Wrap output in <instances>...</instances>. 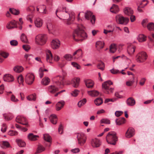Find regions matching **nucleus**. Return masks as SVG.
<instances>
[{
  "label": "nucleus",
  "instance_id": "f257e3e1",
  "mask_svg": "<svg viewBox=\"0 0 154 154\" xmlns=\"http://www.w3.org/2000/svg\"><path fill=\"white\" fill-rule=\"evenodd\" d=\"M84 28L83 26L80 25H79L77 29L75 30L73 33V38L75 41H82L87 38V35L84 31Z\"/></svg>",
  "mask_w": 154,
  "mask_h": 154
},
{
  "label": "nucleus",
  "instance_id": "f03ea898",
  "mask_svg": "<svg viewBox=\"0 0 154 154\" xmlns=\"http://www.w3.org/2000/svg\"><path fill=\"white\" fill-rule=\"evenodd\" d=\"M55 14L61 20H66V18L69 17V19L66 20V24L68 25H69L71 24V22L69 20L72 18V17L70 16L69 13L67 11H66L65 9L63 8L62 11H59V9H57L56 11Z\"/></svg>",
  "mask_w": 154,
  "mask_h": 154
},
{
  "label": "nucleus",
  "instance_id": "7ed1b4c3",
  "mask_svg": "<svg viewBox=\"0 0 154 154\" xmlns=\"http://www.w3.org/2000/svg\"><path fill=\"white\" fill-rule=\"evenodd\" d=\"M116 133L114 131L109 132L107 135L106 139L108 144L115 145L118 140V137L116 136Z\"/></svg>",
  "mask_w": 154,
  "mask_h": 154
},
{
  "label": "nucleus",
  "instance_id": "20e7f679",
  "mask_svg": "<svg viewBox=\"0 0 154 154\" xmlns=\"http://www.w3.org/2000/svg\"><path fill=\"white\" fill-rule=\"evenodd\" d=\"M113 84V82L110 80H108L104 82L102 85L103 88L104 89V92L106 94H109L113 93L114 88H110L111 85Z\"/></svg>",
  "mask_w": 154,
  "mask_h": 154
},
{
  "label": "nucleus",
  "instance_id": "39448f33",
  "mask_svg": "<svg viewBox=\"0 0 154 154\" xmlns=\"http://www.w3.org/2000/svg\"><path fill=\"white\" fill-rule=\"evenodd\" d=\"M47 36L45 34H41L37 35L35 37V42L38 45H43L46 42Z\"/></svg>",
  "mask_w": 154,
  "mask_h": 154
},
{
  "label": "nucleus",
  "instance_id": "423d86ee",
  "mask_svg": "<svg viewBox=\"0 0 154 154\" xmlns=\"http://www.w3.org/2000/svg\"><path fill=\"white\" fill-rule=\"evenodd\" d=\"M146 53L144 51L140 52L136 56V60L139 63L144 62L147 58Z\"/></svg>",
  "mask_w": 154,
  "mask_h": 154
},
{
  "label": "nucleus",
  "instance_id": "0eeeda50",
  "mask_svg": "<svg viewBox=\"0 0 154 154\" xmlns=\"http://www.w3.org/2000/svg\"><path fill=\"white\" fill-rule=\"evenodd\" d=\"M116 22L119 24L126 25L129 22V20L128 17H124L121 15H117L116 16Z\"/></svg>",
  "mask_w": 154,
  "mask_h": 154
},
{
  "label": "nucleus",
  "instance_id": "6e6552de",
  "mask_svg": "<svg viewBox=\"0 0 154 154\" xmlns=\"http://www.w3.org/2000/svg\"><path fill=\"white\" fill-rule=\"evenodd\" d=\"M34 78V76L32 73H29L25 76V81L27 84L31 85L33 82Z\"/></svg>",
  "mask_w": 154,
  "mask_h": 154
},
{
  "label": "nucleus",
  "instance_id": "1a4fd4ad",
  "mask_svg": "<svg viewBox=\"0 0 154 154\" xmlns=\"http://www.w3.org/2000/svg\"><path fill=\"white\" fill-rule=\"evenodd\" d=\"M77 137L78 144L80 145H83L85 143L86 138L83 134L78 133Z\"/></svg>",
  "mask_w": 154,
  "mask_h": 154
},
{
  "label": "nucleus",
  "instance_id": "9d476101",
  "mask_svg": "<svg viewBox=\"0 0 154 154\" xmlns=\"http://www.w3.org/2000/svg\"><path fill=\"white\" fill-rule=\"evenodd\" d=\"M64 78L63 76L58 75L55 78V82L59 88H62L64 85Z\"/></svg>",
  "mask_w": 154,
  "mask_h": 154
},
{
  "label": "nucleus",
  "instance_id": "9b49d317",
  "mask_svg": "<svg viewBox=\"0 0 154 154\" xmlns=\"http://www.w3.org/2000/svg\"><path fill=\"white\" fill-rule=\"evenodd\" d=\"M85 17L88 20L90 19L91 22L92 24L95 23L96 20L95 16L94 15H92V13L91 12L87 11L85 13Z\"/></svg>",
  "mask_w": 154,
  "mask_h": 154
},
{
  "label": "nucleus",
  "instance_id": "f8f14e48",
  "mask_svg": "<svg viewBox=\"0 0 154 154\" xmlns=\"http://www.w3.org/2000/svg\"><path fill=\"white\" fill-rule=\"evenodd\" d=\"M60 46V42L57 39L53 40L51 43V46L53 49L58 48Z\"/></svg>",
  "mask_w": 154,
  "mask_h": 154
},
{
  "label": "nucleus",
  "instance_id": "ddd939ff",
  "mask_svg": "<svg viewBox=\"0 0 154 154\" xmlns=\"http://www.w3.org/2000/svg\"><path fill=\"white\" fill-rule=\"evenodd\" d=\"M134 128H129L125 133V137L128 138L132 137L134 135Z\"/></svg>",
  "mask_w": 154,
  "mask_h": 154
},
{
  "label": "nucleus",
  "instance_id": "4468645a",
  "mask_svg": "<svg viewBox=\"0 0 154 154\" xmlns=\"http://www.w3.org/2000/svg\"><path fill=\"white\" fill-rule=\"evenodd\" d=\"M6 27L8 29H10L17 28V22L13 20L7 24Z\"/></svg>",
  "mask_w": 154,
  "mask_h": 154
},
{
  "label": "nucleus",
  "instance_id": "2eb2a0df",
  "mask_svg": "<svg viewBox=\"0 0 154 154\" xmlns=\"http://www.w3.org/2000/svg\"><path fill=\"white\" fill-rule=\"evenodd\" d=\"M3 80L5 82H12L14 81L13 76L10 74H5L3 77Z\"/></svg>",
  "mask_w": 154,
  "mask_h": 154
},
{
  "label": "nucleus",
  "instance_id": "dca6fc26",
  "mask_svg": "<svg viewBox=\"0 0 154 154\" xmlns=\"http://www.w3.org/2000/svg\"><path fill=\"white\" fill-rule=\"evenodd\" d=\"M65 104V102L63 100H61L58 102L56 105V109L58 111L62 109Z\"/></svg>",
  "mask_w": 154,
  "mask_h": 154
},
{
  "label": "nucleus",
  "instance_id": "f3484780",
  "mask_svg": "<svg viewBox=\"0 0 154 154\" xmlns=\"http://www.w3.org/2000/svg\"><path fill=\"white\" fill-rule=\"evenodd\" d=\"M80 79L79 78L72 79L71 81V84H72L74 88H77L79 85Z\"/></svg>",
  "mask_w": 154,
  "mask_h": 154
},
{
  "label": "nucleus",
  "instance_id": "a211bd4d",
  "mask_svg": "<svg viewBox=\"0 0 154 154\" xmlns=\"http://www.w3.org/2000/svg\"><path fill=\"white\" fill-rule=\"evenodd\" d=\"M53 57V55L51 51L49 50H48L46 54V60L47 61L50 63H52Z\"/></svg>",
  "mask_w": 154,
  "mask_h": 154
},
{
  "label": "nucleus",
  "instance_id": "6ab92c4d",
  "mask_svg": "<svg viewBox=\"0 0 154 154\" xmlns=\"http://www.w3.org/2000/svg\"><path fill=\"white\" fill-rule=\"evenodd\" d=\"M84 82L86 87L88 88H92L94 85V83L93 81L90 80L85 79Z\"/></svg>",
  "mask_w": 154,
  "mask_h": 154
},
{
  "label": "nucleus",
  "instance_id": "aec40b11",
  "mask_svg": "<svg viewBox=\"0 0 154 154\" xmlns=\"http://www.w3.org/2000/svg\"><path fill=\"white\" fill-rule=\"evenodd\" d=\"M35 26L38 28L41 27L43 24V21L42 19L38 18L36 19L34 21Z\"/></svg>",
  "mask_w": 154,
  "mask_h": 154
},
{
  "label": "nucleus",
  "instance_id": "412c9836",
  "mask_svg": "<svg viewBox=\"0 0 154 154\" xmlns=\"http://www.w3.org/2000/svg\"><path fill=\"white\" fill-rule=\"evenodd\" d=\"M124 12L125 14L128 16L132 14L134 12L133 10L129 7L125 8L124 10Z\"/></svg>",
  "mask_w": 154,
  "mask_h": 154
},
{
  "label": "nucleus",
  "instance_id": "4be33fe9",
  "mask_svg": "<svg viewBox=\"0 0 154 154\" xmlns=\"http://www.w3.org/2000/svg\"><path fill=\"white\" fill-rule=\"evenodd\" d=\"M119 11V9L118 6L115 4H113L110 8V11L113 13H116Z\"/></svg>",
  "mask_w": 154,
  "mask_h": 154
},
{
  "label": "nucleus",
  "instance_id": "5701e85b",
  "mask_svg": "<svg viewBox=\"0 0 154 154\" xmlns=\"http://www.w3.org/2000/svg\"><path fill=\"white\" fill-rule=\"evenodd\" d=\"M126 103L128 105L133 106L135 104V101L133 98L129 97L127 100Z\"/></svg>",
  "mask_w": 154,
  "mask_h": 154
},
{
  "label": "nucleus",
  "instance_id": "b1692460",
  "mask_svg": "<svg viewBox=\"0 0 154 154\" xmlns=\"http://www.w3.org/2000/svg\"><path fill=\"white\" fill-rule=\"evenodd\" d=\"M49 91L51 93H54L59 90V88L54 85H51L49 87Z\"/></svg>",
  "mask_w": 154,
  "mask_h": 154
},
{
  "label": "nucleus",
  "instance_id": "393cba45",
  "mask_svg": "<svg viewBox=\"0 0 154 154\" xmlns=\"http://www.w3.org/2000/svg\"><path fill=\"white\" fill-rule=\"evenodd\" d=\"M38 137V136L34 135L32 133H29L28 135V139L31 141H35L37 140V138Z\"/></svg>",
  "mask_w": 154,
  "mask_h": 154
},
{
  "label": "nucleus",
  "instance_id": "a878e982",
  "mask_svg": "<svg viewBox=\"0 0 154 154\" xmlns=\"http://www.w3.org/2000/svg\"><path fill=\"white\" fill-rule=\"evenodd\" d=\"M135 47L132 45L128 47L127 48V51L130 55L132 54L135 51Z\"/></svg>",
  "mask_w": 154,
  "mask_h": 154
},
{
  "label": "nucleus",
  "instance_id": "bb28decb",
  "mask_svg": "<svg viewBox=\"0 0 154 154\" xmlns=\"http://www.w3.org/2000/svg\"><path fill=\"white\" fill-rule=\"evenodd\" d=\"M26 120V118L23 116H18L16 117V121L17 122L21 124Z\"/></svg>",
  "mask_w": 154,
  "mask_h": 154
},
{
  "label": "nucleus",
  "instance_id": "cd10ccee",
  "mask_svg": "<svg viewBox=\"0 0 154 154\" xmlns=\"http://www.w3.org/2000/svg\"><path fill=\"white\" fill-rule=\"evenodd\" d=\"M97 67L98 69L103 71L104 69L105 65L103 62L99 61L97 62Z\"/></svg>",
  "mask_w": 154,
  "mask_h": 154
},
{
  "label": "nucleus",
  "instance_id": "c85d7f7f",
  "mask_svg": "<svg viewBox=\"0 0 154 154\" xmlns=\"http://www.w3.org/2000/svg\"><path fill=\"white\" fill-rule=\"evenodd\" d=\"M57 116L54 114L51 115L50 118L51 122L54 124H56L57 120L56 119Z\"/></svg>",
  "mask_w": 154,
  "mask_h": 154
},
{
  "label": "nucleus",
  "instance_id": "c756f323",
  "mask_svg": "<svg viewBox=\"0 0 154 154\" xmlns=\"http://www.w3.org/2000/svg\"><path fill=\"white\" fill-rule=\"evenodd\" d=\"M16 141L19 147H24L25 146L26 143L23 140H22L17 139Z\"/></svg>",
  "mask_w": 154,
  "mask_h": 154
},
{
  "label": "nucleus",
  "instance_id": "7c9ffc66",
  "mask_svg": "<svg viewBox=\"0 0 154 154\" xmlns=\"http://www.w3.org/2000/svg\"><path fill=\"white\" fill-rule=\"evenodd\" d=\"M104 43L103 41H97V48H98V49H97V50H99V49L103 48L104 46Z\"/></svg>",
  "mask_w": 154,
  "mask_h": 154
},
{
  "label": "nucleus",
  "instance_id": "2f4dec72",
  "mask_svg": "<svg viewBox=\"0 0 154 154\" xmlns=\"http://www.w3.org/2000/svg\"><path fill=\"white\" fill-rule=\"evenodd\" d=\"M137 39L140 42H143L146 40V37L143 34H140L138 37Z\"/></svg>",
  "mask_w": 154,
  "mask_h": 154
},
{
  "label": "nucleus",
  "instance_id": "473e14b6",
  "mask_svg": "<svg viewBox=\"0 0 154 154\" xmlns=\"http://www.w3.org/2000/svg\"><path fill=\"white\" fill-rule=\"evenodd\" d=\"M4 119L7 121H9L13 118V116L10 113L5 114H3Z\"/></svg>",
  "mask_w": 154,
  "mask_h": 154
},
{
  "label": "nucleus",
  "instance_id": "72a5a7b5",
  "mask_svg": "<svg viewBox=\"0 0 154 154\" xmlns=\"http://www.w3.org/2000/svg\"><path fill=\"white\" fill-rule=\"evenodd\" d=\"M50 82V79L47 77H45L42 80V82L45 85H47Z\"/></svg>",
  "mask_w": 154,
  "mask_h": 154
},
{
  "label": "nucleus",
  "instance_id": "f704fd0d",
  "mask_svg": "<svg viewBox=\"0 0 154 154\" xmlns=\"http://www.w3.org/2000/svg\"><path fill=\"white\" fill-rule=\"evenodd\" d=\"M14 70L17 72L20 73L23 70V68L21 66H17L14 68Z\"/></svg>",
  "mask_w": 154,
  "mask_h": 154
},
{
  "label": "nucleus",
  "instance_id": "c9c22d12",
  "mask_svg": "<svg viewBox=\"0 0 154 154\" xmlns=\"http://www.w3.org/2000/svg\"><path fill=\"white\" fill-rule=\"evenodd\" d=\"M88 94L91 97H95L96 96V90H92L87 91Z\"/></svg>",
  "mask_w": 154,
  "mask_h": 154
},
{
  "label": "nucleus",
  "instance_id": "e433bc0d",
  "mask_svg": "<svg viewBox=\"0 0 154 154\" xmlns=\"http://www.w3.org/2000/svg\"><path fill=\"white\" fill-rule=\"evenodd\" d=\"M125 118L124 117L122 118L119 119L118 121V119H117L116 120V124L118 125H120L125 123Z\"/></svg>",
  "mask_w": 154,
  "mask_h": 154
},
{
  "label": "nucleus",
  "instance_id": "4c0bfd02",
  "mask_svg": "<svg viewBox=\"0 0 154 154\" xmlns=\"http://www.w3.org/2000/svg\"><path fill=\"white\" fill-rule=\"evenodd\" d=\"M21 41L24 43H27L28 40L26 35L24 33H22L20 36Z\"/></svg>",
  "mask_w": 154,
  "mask_h": 154
},
{
  "label": "nucleus",
  "instance_id": "58836bf2",
  "mask_svg": "<svg viewBox=\"0 0 154 154\" xmlns=\"http://www.w3.org/2000/svg\"><path fill=\"white\" fill-rule=\"evenodd\" d=\"M44 140L47 142L50 143L51 141V137L48 134H45L44 135Z\"/></svg>",
  "mask_w": 154,
  "mask_h": 154
},
{
  "label": "nucleus",
  "instance_id": "ea45409f",
  "mask_svg": "<svg viewBox=\"0 0 154 154\" xmlns=\"http://www.w3.org/2000/svg\"><path fill=\"white\" fill-rule=\"evenodd\" d=\"M27 99L29 101H35L36 99V95L34 94L28 96L27 97Z\"/></svg>",
  "mask_w": 154,
  "mask_h": 154
},
{
  "label": "nucleus",
  "instance_id": "a19ab883",
  "mask_svg": "<svg viewBox=\"0 0 154 154\" xmlns=\"http://www.w3.org/2000/svg\"><path fill=\"white\" fill-rule=\"evenodd\" d=\"M47 28L49 32H52L54 30V26L51 23H48L47 24Z\"/></svg>",
  "mask_w": 154,
  "mask_h": 154
},
{
  "label": "nucleus",
  "instance_id": "79ce46f5",
  "mask_svg": "<svg viewBox=\"0 0 154 154\" xmlns=\"http://www.w3.org/2000/svg\"><path fill=\"white\" fill-rule=\"evenodd\" d=\"M116 50V46L115 45H111L110 46V52L112 53H114Z\"/></svg>",
  "mask_w": 154,
  "mask_h": 154
},
{
  "label": "nucleus",
  "instance_id": "37998d69",
  "mask_svg": "<svg viewBox=\"0 0 154 154\" xmlns=\"http://www.w3.org/2000/svg\"><path fill=\"white\" fill-rule=\"evenodd\" d=\"M24 57L28 61H30L33 58V56L31 54H26L24 55Z\"/></svg>",
  "mask_w": 154,
  "mask_h": 154
},
{
  "label": "nucleus",
  "instance_id": "c03bdc74",
  "mask_svg": "<svg viewBox=\"0 0 154 154\" xmlns=\"http://www.w3.org/2000/svg\"><path fill=\"white\" fill-rule=\"evenodd\" d=\"M147 28L149 30H154V23H149L147 25Z\"/></svg>",
  "mask_w": 154,
  "mask_h": 154
},
{
  "label": "nucleus",
  "instance_id": "a18cd8bd",
  "mask_svg": "<svg viewBox=\"0 0 154 154\" xmlns=\"http://www.w3.org/2000/svg\"><path fill=\"white\" fill-rule=\"evenodd\" d=\"M17 81L18 83L20 84H22L24 82L23 78L22 75H19L17 78Z\"/></svg>",
  "mask_w": 154,
  "mask_h": 154
},
{
  "label": "nucleus",
  "instance_id": "49530a36",
  "mask_svg": "<svg viewBox=\"0 0 154 154\" xmlns=\"http://www.w3.org/2000/svg\"><path fill=\"white\" fill-rule=\"evenodd\" d=\"M9 11L10 12H11L12 14L15 15H17L19 14L20 13L18 10H17L13 8H10L9 9Z\"/></svg>",
  "mask_w": 154,
  "mask_h": 154
},
{
  "label": "nucleus",
  "instance_id": "de8ad7c7",
  "mask_svg": "<svg viewBox=\"0 0 154 154\" xmlns=\"http://www.w3.org/2000/svg\"><path fill=\"white\" fill-rule=\"evenodd\" d=\"M87 101L86 99L85 98L83 99L82 100L79 101L78 104V106L80 107L81 106L84 105Z\"/></svg>",
  "mask_w": 154,
  "mask_h": 154
},
{
  "label": "nucleus",
  "instance_id": "09e8293b",
  "mask_svg": "<svg viewBox=\"0 0 154 154\" xmlns=\"http://www.w3.org/2000/svg\"><path fill=\"white\" fill-rule=\"evenodd\" d=\"M45 149V148L41 145H39L38 149L36 153H39L44 151Z\"/></svg>",
  "mask_w": 154,
  "mask_h": 154
},
{
  "label": "nucleus",
  "instance_id": "8fccbe9b",
  "mask_svg": "<svg viewBox=\"0 0 154 154\" xmlns=\"http://www.w3.org/2000/svg\"><path fill=\"white\" fill-rule=\"evenodd\" d=\"M79 92V91L77 89H75L74 91H72L71 93L72 96L74 97H76Z\"/></svg>",
  "mask_w": 154,
  "mask_h": 154
},
{
  "label": "nucleus",
  "instance_id": "3c124183",
  "mask_svg": "<svg viewBox=\"0 0 154 154\" xmlns=\"http://www.w3.org/2000/svg\"><path fill=\"white\" fill-rule=\"evenodd\" d=\"M8 134L10 136H16L18 134V132L16 131L11 130L8 132Z\"/></svg>",
  "mask_w": 154,
  "mask_h": 154
},
{
  "label": "nucleus",
  "instance_id": "603ef678",
  "mask_svg": "<svg viewBox=\"0 0 154 154\" xmlns=\"http://www.w3.org/2000/svg\"><path fill=\"white\" fill-rule=\"evenodd\" d=\"M91 144L93 147H96V138L91 139Z\"/></svg>",
  "mask_w": 154,
  "mask_h": 154
},
{
  "label": "nucleus",
  "instance_id": "864d4df0",
  "mask_svg": "<svg viewBox=\"0 0 154 154\" xmlns=\"http://www.w3.org/2000/svg\"><path fill=\"white\" fill-rule=\"evenodd\" d=\"M63 127L62 125L61 124L59 126L58 131L59 134H62L63 133Z\"/></svg>",
  "mask_w": 154,
  "mask_h": 154
},
{
  "label": "nucleus",
  "instance_id": "5fc2aeb1",
  "mask_svg": "<svg viewBox=\"0 0 154 154\" xmlns=\"http://www.w3.org/2000/svg\"><path fill=\"white\" fill-rule=\"evenodd\" d=\"M64 57L67 61H70L72 58V56L69 54H66L64 55Z\"/></svg>",
  "mask_w": 154,
  "mask_h": 154
},
{
  "label": "nucleus",
  "instance_id": "6e6d98bb",
  "mask_svg": "<svg viewBox=\"0 0 154 154\" xmlns=\"http://www.w3.org/2000/svg\"><path fill=\"white\" fill-rule=\"evenodd\" d=\"M3 146H6L7 147H10V145L8 141H3L2 146H1V147L2 148H4V147Z\"/></svg>",
  "mask_w": 154,
  "mask_h": 154
},
{
  "label": "nucleus",
  "instance_id": "4d7b16f0",
  "mask_svg": "<svg viewBox=\"0 0 154 154\" xmlns=\"http://www.w3.org/2000/svg\"><path fill=\"white\" fill-rule=\"evenodd\" d=\"M100 122L101 123H105L108 124H109L110 123V120L106 119H101L100 120Z\"/></svg>",
  "mask_w": 154,
  "mask_h": 154
},
{
  "label": "nucleus",
  "instance_id": "13d9d810",
  "mask_svg": "<svg viewBox=\"0 0 154 154\" xmlns=\"http://www.w3.org/2000/svg\"><path fill=\"white\" fill-rule=\"evenodd\" d=\"M0 54L4 58H7L9 54L8 53L4 51H1L0 52Z\"/></svg>",
  "mask_w": 154,
  "mask_h": 154
},
{
  "label": "nucleus",
  "instance_id": "bf43d9fd",
  "mask_svg": "<svg viewBox=\"0 0 154 154\" xmlns=\"http://www.w3.org/2000/svg\"><path fill=\"white\" fill-rule=\"evenodd\" d=\"M134 82V77L133 76V80L126 82V85L128 86H131Z\"/></svg>",
  "mask_w": 154,
  "mask_h": 154
},
{
  "label": "nucleus",
  "instance_id": "052dcab7",
  "mask_svg": "<svg viewBox=\"0 0 154 154\" xmlns=\"http://www.w3.org/2000/svg\"><path fill=\"white\" fill-rule=\"evenodd\" d=\"M78 52H79L80 53V57H82V50L81 49H78L75 52H74V53L73 54V56H75L76 54H77Z\"/></svg>",
  "mask_w": 154,
  "mask_h": 154
},
{
  "label": "nucleus",
  "instance_id": "680f3d73",
  "mask_svg": "<svg viewBox=\"0 0 154 154\" xmlns=\"http://www.w3.org/2000/svg\"><path fill=\"white\" fill-rule=\"evenodd\" d=\"M11 101L14 102H17L19 101V100L17 98H16L15 96L13 94L11 95Z\"/></svg>",
  "mask_w": 154,
  "mask_h": 154
},
{
  "label": "nucleus",
  "instance_id": "e2e57ef3",
  "mask_svg": "<svg viewBox=\"0 0 154 154\" xmlns=\"http://www.w3.org/2000/svg\"><path fill=\"white\" fill-rule=\"evenodd\" d=\"M103 103L102 99L101 98H97V106H99Z\"/></svg>",
  "mask_w": 154,
  "mask_h": 154
},
{
  "label": "nucleus",
  "instance_id": "0e129e2a",
  "mask_svg": "<svg viewBox=\"0 0 154 154\" xmlns=\"http://www.w3.org/2000/svg\"><path fill=\"white\" fill-rule=\"evenodd\" d=\"M23 48L26 51H28L30 49V47L28 45H23Z\"/></svg>",
  "mask_w": 154,
  "mask_h": 154
},
{
  "label": "nucleus",
  "instance_id": "69168bd1",
  "mask_svg": "<svg viewBox=\"0 0 154 154\" xmlns=\"http://www.w3.org/2000/svg\"><path fill=\"white\" fill-rule=\"evenodd\" d=\"M148 20L147 19H143L142 22V25L144 27H145L146 26V24L148 23Z\"/></svg>",
  "mask_w": 154,
  "mask_h": 154
},
{
  "label": "nucleus",
  "instance_id": "338daca9",
  "mask_svg": "<svg viewBox=\"0 0 154 154\" xmlns=\"http://www.w3.org/2000/svg\"><path fill=\"white\" fill-rule=\"evenodd\" d=\"M72 65L74 67H76L77 69H79L80 68V66L77 63L75 62H72Z\"/></svg>",
  "mask_w": 154,
  "mask_h": 154
},
{
  "label": "nucleus",
  "instance_id": "774afa93",
  "mask_svg": "<svg viewBox=\"0 0 154 154\" xmlns=\"http://www.w3.org/2000/svg\"><path fill=\"white\" fill-rule=\"evenodd\" d=\"M10 44L12 46H16L18 44V42L16 40H13L11 41Z\"/></svg>",
  "mask_w": 154,
  "mask_h": 154
}]
</instances>
